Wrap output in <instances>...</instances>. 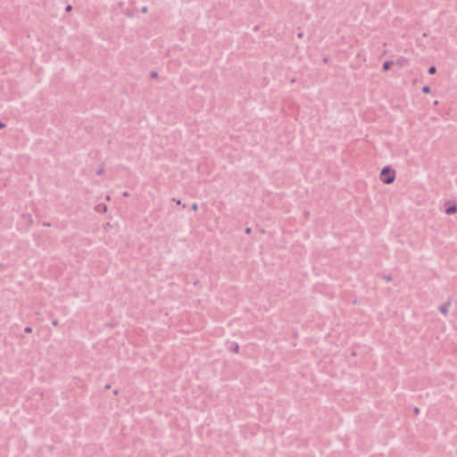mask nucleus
Instances as JSON below:
<instances>
[{
    "mask_svg": "<svg viewBox=\"0 0 457 457\" xmlns=\"http://www.w3.org/2000/svg\"><path fill=\"white\" fill-rule=\"evenodd\" d=\"M380 180L385 184H392L395 179V171L390 167H385L379 173Z\"/></svg>",
    "mask_w": 457,
    "mask_h": 457,
    "instance_id": "1",
    "label": "nucleus"
},
{
    "mask_svg": "<svg viewBox=\"0 0 457 457\" xmlns=\"http://www.w3.org/2000/svg\"><path fill=\"white\" fill-rule=\"evenodd\" d=\"M457 212V208L455 206H451L446 210V213L452 214Z\"/></svg>",
    "mask_w": 457,
    "mask_h": 457,
    "instance_id": "2",
    "label": "nucleus"
},
{
    "mask_svg": "<svg viewBox=\"0 0 457 457\" xmlns=\"http://www.w3.org/2000/svg\"><path fill=\"white\" fill-rule=\"evenodd\" d=\"M390 66H391V62H386L384 63V70L387 71L388 69H390Z\"/></svg>",
    "mask_w": 457,
    "mask_h": 457,
    "instance_id": "3",
    "label": "nucleus"
},
{
    "mask_svg": "<svg viewBox=\"0 0 457 457\" xmlns=\"http://www.w3.org/2000/svg\"><path fill=\"white\" fill-rule=\"evenodd\" d=\"M436 67H435V66H431V67L428 69V73H429V74H434V73H436Z\"/></svg>",
    "mask_w": 457,
    "mask_h": 457,
    "instance_id": "4",
    "label": "nucleus"
},
{
    "mask_svg": "<svg viewBox=\"0 0 457 457\" xmlns=\"http://www.w3.org/2000/svg\"><path fill=\"white\" fill-rule=\"evenodd\" d=\"M422 91H423V93L428 94V93H429V87H424L422 88Z\"/></svg>",
    "mask_w": 457,
    "mask_h": 457,
    "instance_id": "5",
    "label": "nucleus"
},
{
    "mask_svg": "<svg viewBox=\"0 0 457 457\" xmlns=\"http://www.w3.org/2000/svg\"><path fill=\"white\" fill-rule=\"evenodd\" d=\"M440 311L445 315L447 313V308L446 307H441Z\"/></svg>",
    "mask_w": 457,
    "mask_h": 457,
    "instance_id": "6",
    "label": "nucleus"
}]
</instances>
